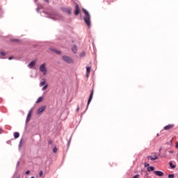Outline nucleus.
Here are the masks:
<instances>
[{
	"instance_id": "obj_30",
	"label": "nucleus",
	"mask_w": 178,
	"mask_h": 178,
	"mask_svg": "<svg viewBox=\"0 0 178 178\" xmlns=\"http://www.w3.org/2000/svg\"><path fill=\"white\" fill-rule=\"evenodd\" d=\"M8 59H9V60H12V59H13V56H10V57L8 58Z\"/></svg>"
},
{
	"instance_id": "obj_39",
	"label": "nucleus",
	"mask_w": 178,
	"mask_h": 178,
	"mask_svg": "<svg viewBox=\"0 0 178 178\" xmlns=\"http://www.w3.org/2000/svg\"><path fill=\"white\" fill-rule=\"evenodd\" d=\"M38 0H34V2H37Z\"/></svg>"
},
{
	"instance_id": "obj_34",
	"label": "nucleus",
	"mask_w": 178,
	"mask_h": 178,
	"mask_svg": "<svg viewBox=\"0 0 178 178\" xmlns=\"http://www.w3.org/2000/svg\"><path fill=\"white\" fill-rule=\"evenodd\" d=\"M36 10H37V12H40V7H38Z\"/></svg>"
},
{
	"instance_id": "obj_35",
	"label": "nucleus",
	"mask_w": 178,
	"mask_h": 178,
	"mask_svg": "<svg viewBox=\"0 0 178 178\" xmlns=\"http://www.w3.org/2000/svg\"><path fill=\"white\" fill-rule=\"evenodd\" d=\"M19 165H20V161H18V162L17 163V166H19Z\"/></svg>"
},
{
	"instance_id": "obj_29",
	"label": "nucleus",
	"mask_w": 178,
	"mask_h": 178,
	"mask_svg": "<svg viewBox=\"0 0 178 178\" xmlns=\"http://www.w3.org/2000/svg\"><path fill=\"white\" fill-rule=\"evenodd\" d=\"M145 168H147V166H149V163H145Z\"/></svg>"
},
{
	"instance_id": "obj_19",
	"label": "nucleus",
	"mask_w": 178,
	"mask_h": 178,
	"mask_svg": "<svg viewBox=\"0 0 178 178\" xmlns=\"http://www.w3.org/2000/svg\"><path fill=\"white\" fill-rule=\"evenodd\" d=\"M19 137H20V134H19V132H15L14 133V138H19Z\"/></svg>"
},
{
	"instance_id": "obj_9",
	"label": "nucleus",
	"mask_w": 178,
	"mask_h": 178,
	"mask_svg": "<svg viewBox=\"0 0 178 178\" xmlns=\"http://www.w3.org/2000/svg\"><path fill=\"white\" fill-rule=\"evenodd\" d=\"M62 10L68 15H72V8H62Z\"/></svg>"
},
{
	"instance_id": "obj_36",
	"label": "nucleus",
	"mask_w": 178,
	"mask_h": 178,
	"mask_svg": "<svg viewBox=\"0 0 178 178\" xmlns=\"http://www.w3.org/2000/svg\"><path fill=\"white\" fill-rule=\"evenodd\" d=\"M44 2H47V3L49 2V0H44Z\"/></svg>"
},
{
	"instance_id": "obj_3",
	"label": "nucleus",
	"mask_w": 178,
	"mask_h": 178,
	"mask_svg": "<svg viewBox=\"0 0 178 178\" xmlns=\"http://www.w3.org/2000/svg\"><path fill=\"white\" fill-rule=\"evenodd\" d=\"M45 66V63H43L40 66V70L43 73L44 76L47 75V67Z\"/></svg>"
},
{
	"instance_id": "obj_17",
	"label": "nucleus",
	"mask_w": 178,
	"mask_h": 178,
	"mask_svg": "<svg viewBox=\"0 0 178 178\" xmlns=\"http://www.w3.org/2000/svg\"><path fill=\"white\" fill-rule=\"evenodd\" d=\"M46 83H47V81L45 79H42V81L40 83V87H42V86H45Z\"/></svg>"
},
{
	"instance_id": "obj_20",
	"label": "nucleus",
	"mask_w": 178,
	"mask_h": 178,
	"mask_svg": "<svg viewBox=\"0 0 178 178\" xmlns=\"http://www.w3.org/2000/svg\"><path fill=\"white\" fill-rule=\"evenodd\" d=\"M22 145H23V139H21L19 143V149H22Z\"/></svg>"
},
{
	"instance_id": "obj_28",
	"label": "nucleus",
	"mask_w": 178,
	"mask_h": 178,
	"mask_svg": "<svg viewBox=\"0 0 178 178\" xmlns=\"http://www.w3.org/2000/svg\"><path fill=\"white\" fill-rule=\"evenodd\" d=\"M11 41L13 42H16L19 41V40H17V39H13Z\"/></svg>"
},
{
	"instance_id": "obj_5",
	"label": "nucleus",
	"mask_w": 178,
	"mask_h": 178,
	"mask_svg": "<svg viewBox=\"0 0 178 178\" xmlns=\"http://www.w3.org/2000/svg\"><path fill=\"white\" fill-rule=\"evenodd\" d=\"M79 14H80V7L79 6V4H76L74 15L75 16H79Z\"/></svg>"
},
{
	"instance_id": "obj_38",
	"label": "nucleus",
	"mask_w": 178,
	"mask_h": 178,
	"mask_svg": "<svg viewBox=\"0 0 178 178\" xmlns=\"http://www.w3.org/2000/svg\"><path fill=\"white\" fill-rule=\"evenodd\" d=\"M49 143L51 145V144H52V142H51V141H49Z\"/></svg>"
},
{
	"instance_id": "obj_6",
	"label": "nucleus",
	"mask_w": 178,
	"mask_h": 178,
	"mask_svg": "<svg viewBox=\"0 0 178 178\" xmlns=\"http://www.w3.org/2000/svg\"><path fill=\"white\" fill-rule=\"evenodd\" d=\"M51 18L53 19V20H60L62 19V16L59 14H54Z\"/></svg>"
},
{
	"instance_id": "obj_11",
	"label": "nucleus",
	"mask_w": 178,
	"mask_h": 178,
	"mask_svg": "<svg viewBox=\"0 0 178 178\" xmlns=\"http://www.w3.org/2000/svg\"><path fill=\"white\" fill-rule=\"evenodd\" d=\"M173 127H175V124H168L164 127V130H170V129H173Z\"/></svg>"
},
{
	"instance_id": "obj_25",
	"label": "nucleus",
	"mask_w": 178,
	"mask_h": 178,
	"mask_svg": "<svg viewBox=\"0 0 178 178\" xmlns=\"http://www.w3.org/2000/svg\"><path fill=\"white\" fill-rule=\"evenodd\" d=\"M42 175H44V172L42 170L40 171L39 172L40 177H42Z\"/></svg>"
},
{
	"instance_id": "obj_41",
	"label": "nucleus",
	"mask_w": 178,
	"mask_h": 178,
	"mask_svg": "<svg viewBox=\"0 0 178 178\" xmlns=\"http://www.w3.org/2000/svg\"><path fill=\"white\" fill-rule=\"evenodd\" d=\"M31 178H34V177H31Z\"/></svg>"
},
{
	"instance_id": "obj_8",
	"label": "nucleus",
	"mask_w": 178,
	"mask_h": 178,
	"mask_svg": "<svg viewBox=\"0 0 178 178\" xmlns=\"http://www.w3.org/2000/svg\"><path fill=\"white\" fill-rule=\"evenodd\" d=\"M47 106H42L38 110V114L41 115L44 111H45Z\"/></svg>"
},
{
	"instance_id": "obj_22",
	"label": "nucleus",
	"mask_w": 178,
	"mask_h": 178,
	"mask_svg": "<svg viewBox=\"0 0 178 178\" xmlns=\"http://www.w3.org/2000/svg\"><path fill=\"white\" fill-rule=\"evenodd\" d=\"M154 168L152 166L147 168V172H152V171H154Z\"/></svg>"
},
{
	"instance_id": "obj_14",
	"label": "nucleus",
	"mask_w": 178,
	"mask_h": 178,
	"mask_svg": "<svg viewBox=\"0 0 178 178\" xmlns=\"http://www.w3.org/2000/svg\"><path fill=\"white\" fill-rule=\"evenodd\" d=\"M72 51L74 54H77V46L73 45L72 47Z\"/></svg>"
},
{
	"instance_id": "obj_13",
	"label": "nucleus",
	"mask_w": 178,
	"mask_h": 178,
	"mask_svg": "<svg viewBox=\"0 0 178 178\" xmlns=\"http://www.w3.org/2000/svg\"><path fill=\"white\" fill-rule=\"evenodd\" d=\"M35 65V60H33L31 61L29 65H28V67H29L30 69H33V67H34V66Z\"/></svg>"
},
{
	"instance_id": "obj_12",
	"label": "nucleus",
	"mask_w": 178,
	"mask_h": 178,
	"mask_svg": "<svg viewBox=\"0 0 178 178\" xmlns=\"http://www.w3.org/2000/svg\"><path fill=\"white\" fill-rule=\"evenodd\" d=\"M148 159H150V161H156L158 159V156L154 155V156H147Z\"/></svg>"
},
{
	"instance_id": "obj_37",
	"label": "nucleus",
	"mask_w": 178,
	"mask_h": 178,
	"mask_svg": "<svg viewBox=\"0 0 178 178\" xmlns=\"http://www.w3.org/2000/svg\"><path fill=\"white\" fill-rule=\"evenodd\" d=\"M176 148H178V143L176 144Z\"/></svg>"
},
{
	"instance_id": "obj_21",
	"label": "nucleus",
	"mask_w": 178,
	"mask_h": 178,
	"mask_svg": "<svg viewBox=\"0 0 178 178\" xmlns=\"http://www.w3.org/2000/svg\"><path fill=\"white\" fill-rule=\"evenodd\" d=\"M42 99H43L42 97H40L37 99L36 104H40V102H42Z\"/></svg>"
},
{
	"instance_id": "obj_18",
	"label": "nucleus",
	"mask_w": 178,
	"mask_h": 178,
	"mask_svg": "<svg viewBox=\"0 0 178 178\" xmlns=\"http://www.w3.org/2000/svg\"><path fill=\"white\" fill-rule=\"evenodd\" d=\"M90 72H91V67H86V76H88V74H90Z\"/></svg>"
},
{
	"instance_id": "obj_26",
	"label": "nucleus",
	"mask_w": 178,
	"mask_h": 178,
	"mask_svg": "<svg viewBox=\"0 0 178 178\" xmlns=\"http://www.w3.org/2000/svg\"><path fill=\"white\" fill-rule=\"evenodd\" d=\"M168 178H175V175L173 174L168 175Z\"/></svg>"
},
{
	"instance_id": "obj_16",
	"label": "nucleus",
	"mask_w": 178,
	"mask_h": 178,
	"mask_svg": "<svg viewBox=\"0 0 178 178\" xmlns=\"http://www.w3.org/2000/svg\"><path fill=\"white\" fill-rule=\"evenodd\" d=\"M169 165L171 168V169H175L176 168V165L173 164L172 161L169 162Z\"/></svg>"
},
{
	"instance_id": "obj_7",
	"label": "nucleus",
	"mask_w": 178,
	"mask_h": 178,
	"mask_svg": "<svg viewBox=\"0 0 178 178\" xmlns=\"http://www.w3.org/2000/svg\"><path fill=\"white\" fill-rule=\"evenodd\" d=\"M31 112H33V108H31L26 117V123H29V122H30V120L31 119Z\"/></svg>"
},
{
	"instance_id": "obj_27",
	"label": "nucleus",
	"mask_w": 178,
	"mask_h": 178,
	"mask_svg": "<svg viewBox=\"0 0 178 178\" xmlns=\"http://www.w3.org/2000/svg\"><path fill=\"white\" fill-rule=\"evenodd\" d=\"M0 54L1 56H5V55H6V53H5L4 51H1Z\"/></svg>"
},
{
	"instance_id": "obj_15",
	"label": "nucleus",
	"mask_w": 178,
	"mask_h": 178,
	"mask_svg": "<svg viewBox=\"0 0 178 178\" xmlns=\"http://www.w3.org/2000/svg\"><path fill=\"white\" fill-rule=\"evenodd\" d=\"M52 52H55V54H58V55H60V51H58L56 49L50 48Z\"/></svg>"
},
{
	"instance_id": "obj_31",
	"label": "nucleus",
	"mask_w": 178,
	"mask_h": 178,
	"mask_svg": "<svg viewBox=\"0 0 178 178\" xmlns=\"http://www.w3.org/2000/svg\"><path fill=\"white\" fill-rule=\"evenodd\" d=\"M26 175H30V170H27V171L26 172Z\"/></svg>"
},
{
	"instance_id": "obj_23",
	"label": "nucleus",
	"mask_w": 178,
	"mask_h": 178,
	"mask_svg": "<svg viewBox=\"0 0 178 178\" xmlns=\"http://www.w3.org/2000/svg\"><path fill=\"white\" fill-rule=\"evenodd\" d=\"M47 88H48V84H46L42 88V91H45V90H47Z\"/></svg>"
},
{
	"instance_id": "obj_40",
	"label": "nucleus",
	"mask_w": 178,
	"mask_h": 178,
	"mask_svg": "<svg viewBox=\"0 0 178 178\" xmlns=\"http://www.w3.org/2000/svg\"><path fill=\"white\" fill-rule=\"evenodd\" d=\"M76 111H79V107H77Z\"/></svg>"
},
{
	"instance_id": "obj_10",
	"label": "nucleus",
	"mask_w": 178,
	"mask_h": 178,
	"mask_svg": "<svg viewBox=\"0 0 178 178\" xmlns=\"http://www.w3.org/2000/svg\"><path fill=\"white\" fill-rule=\"evenodd\" d=\"M154 175H156V176H159L160 177H162L163 176V172L159 171V170H156L154 171Z\"/></svg>"
},
{
	"instance_id": "obj_33",
	"label": "nucleus",
	"mask_w": 178,
	"mask_h": 178,
	"mask_svg": "<svg viewBox=\"0 0 178 178\" xmlns=\"http://www.w3.org/2000/svg\"><path fill=\"white\" fill-rule=\"evenodd\" d=\"M72 140V137L70 138V140L68 141V145H70V140Z\"/></svg>"
},
{
	"instance_id": "obj_4",
	"label": "nucleus",
	"mask_w": 178,
	"mask_h": 178,
	"mask_svg": "<svg viewBox=\"0 0 178 178\" xmlns=\"http://www.w3.org/2000/svg\"><path fill=\"white\" fill-rule=\"evenodd\" d=\"M94 96V90H92L89 99L88 100V104L86 106V108H88V106L90 105V104H91V101H92V97Z\"/></svg>"
},
{
	"instance_id": "obj_32",
	"label": "nucleus",
	"mask_w": 178,
	"mask_h": 178,
	"mask_svg": "<svg viewBox=\"0 0 178 178\" xmlns=\"http://www.w3.org/2000/svg\"><path fill=\"white\" fill-rule=\"evenodd\" d=\"M84 55H86V53L82 52L81 54V56H84Z\"/></svg>"
},
{
	"instance_id": "obj_1",
	"label": "nucleus",
	"mask_w": 178,
	"mask_h": 178,
	"mask_svg": "<svg viewBox=\"0 0 178 178\" xmlns=\"http://www.w3.org/2000/svg\"><path fill=\"white\" fill-rule=\"evenodd\" d=\"M82 10L84 13L83 20L88 29H90L91 27V15H90V13L86 8H83Z\"/></svg>"
},
{
	"instance_id": "obj_2",
	"label": "nucleus",
	"mask_w": 178,
	"mask_h": 178,
	"mask_svg": "<svg viewBox=\"0 0 178 178\" xmlns=\"http://www.w3.org/2000/svg\"><path fill=\"white\" fill-rule=\"evenodd\" d=\"M63 60L67 63H73V59L68 56H63Z\"/></svg>"
},
{
	"instance_id": "obj_24",
	"label": "nucleus",
	"mask_w": 178,
	"mask_h": 178,
	"mask_svg": "<svg viewBox=\"0 0 178 178\" xmlns=\"http://www.w3.org/2000/svg\"><path fill=\"white\" fill-rule=\"evenodd\" d=\"M57 152H58V148L56 147H54L53 148V152H54V154H56Z\"/></svg>"
}]
</instances>
